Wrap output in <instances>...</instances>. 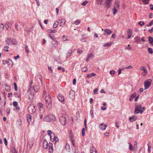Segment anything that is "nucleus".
<instances>
[{
  "label": "nucleus",
  "instance_id": "obj_16",
  "mask_svg": "<svg viewBox=\"0 0 153 153\" xmlns=\"http://www.w3.org/2000/svg\"><path fill=\"white\" fill-rule=\"evenodd\" d=\"M105 3L106 4L105 7L107 9L110 8L112 4L111 1H109V0H106Z\"/></svg>",
  "mask_w": 153,
  "mask_h": 153
},
{
  "label": "nucleus",
  "instance_id": "obj_6",
  "mask_svg": "<svg viewBox=\"0 0 153 153\" xmlns=\"http://www.w3.org/2000/svg\"><path fill=\"white\" fill-rule=\"evenodd\" d=\"M152 80L151 79H148L144 83V89L146 90L148 89L150 86Z\"/></svg>",
  "mask_w": 153,
  "mask_h": 153
},
{
  "label": "nucleus",
  "instance_id": "obj_53",
  "mask_svg": "<svg viewBox=\"0 0 153 153\" xmlns=\"http://www.w3.org/2000/svg\"><path fill=\"white\" fill-rule=\"evenodd\" d=\"M90 113L91 114V116L92 118H93L94 117V115L93 114V111L92 110H91L90 111Z\"/></svg>",
  "mask_w": 153,
  "mask_h": 153
},
{
  "label": "nucleus",
  "instance_id": "obj_28",
  "mask_svg": "<svg viewBox=\"0 0 153 153\" xmlns=\"http://www.w3.org/2000/svg\"><path fill=\"white\" fill-rule=\"evenodd\" d=\"M96 75V74H95L94 73H91L89 74H88L87 75L86 77L88 78H90L92 76H94Z\"/></svg>",
  "mask_w": 153,
  "mask_h": 153
},
{
  "label": "nucleus",
  "instance_id": "obj_59",
  "mask_svg": "<svg viewBox=\"0 0 153 153\" xmlns=\"http://www.w3.org/2000/svg\"><path fill=\"white\" fill-rule=\"evenodd\" d=\"M136 92L132 94L131 95V96L133 97H136Z\"/></svg>",
  "mask_w": 153,
  "mask_h": 153
},
{
  "label": "nucleus",
  "instance_id": "obj_31",
  "mask_svg": "<svg viewBox=\"0 0 153 153\" xmlns=\"http://www.w3.org/2000/svg\"><path fill=\"white\" fill-rule=\"evenodd\" d=\"M112 44V43H111V42H108V43H107L105 44H104L103 45V46H104V47H108V46H111Z\"/></svg>",
  "mask_w": 153,
  "mask_h": 153
},
{
  "label": "nucleus",
  "instance_id": "obj_64",
  "mask_svg": "<svg viewBox=\"0 0 153 153\" xmlns=\"http://www.w3.org/2000/svg\"><path fill=\"white\" fill-rule=\"evenodd\" d=\"M149 32L150 33H152L153 32V27H152V28L148 30Z\"/></svg>",
  "mask_w": 153,
  "mask_h": 153
},
{
  "label": "nucleus",
  "instance_id": "obj_37",
  "mask_svg": "<svg viewBox=\"0 0 153 153\" xmlns=\"http://www.w3.org/2000/svg\"><path fill=\"white\" fill-rule=\"evenodd\" d=\"M138 24L139 25H140L141 27H142L143 25H145L144 22L142 21L139 22H138Z\"/></svg>",
  "mask_w": 153,
  "mask_h": 153
},
{
  "label": "nucleus",
  "instance_id": "obj_46",
  "mask_svg": "<svg viewBox=\"0 0 153 153\" xmlns=\"http://www.w3.org/2000/svg\"><path fill=\"white\" fill-rule=\"evenodd\" d=\"M88 1H84V2H83L82 4L84 6H85L86 5V4H87L88 3Z\"/></svg>",
  "mask_w": 153,
  "mask_h": 153
},
{
  "label": "nucleus",
  "instance_id": "obj_38",
  "mask_svg": "<svg viewBox=\"0 0 153 153\" xmlns=\"http://www.w3.org/2000/svg\"><path fill=\"white\" fill-rule=\"evenodd\" d=\"M128 34L132 35V31L131 29H128L127 31Z\"/></svg>",
  "mask_w": 153,
  "mask_h": 153
},
{
  "label": "nucleus",
  "instance_id": "obj_44",
  "mask_svg": "<svg viewBox=\"0 0 153 153\" xmlns=\"http://www.w3.org/2000/svg\"><path fill=\"white\" fill-rule=\"evenodd\" d=\"M9 47L8 46H5L4 47V49L5 50V51L8 52L9 50L7 49L8 48H9Z\"/></svg>",
  "mask_w": 153,
  "mask_h": 153
},
{
  "label": "nucleus",
  "instance_id": "obj_39",
  "mask_svg": "<svg viewBox=\"0 0 153 153\" xmlns=\"http://www.w3.org/2000/svg\"><path fill=\"white\" fill-rule=\"evenodd\" d=\"M113 15H115L116 14V12H117V10L116 9L115 7H114L113 9Z\"/></svg>",
  "mask_w": 153,
  "mask_h": 153
},
{
  "label": "nucleus",
  "instance_id": "obj_3",
  "mask_svg": "<svg viewBox=\"0 0 153 153\" xmlns=\"http://www.w3.org/2000/svg\"><path fill=\"white\" fill-rule=\"evenodd\" d=\"M3 64L9 67H12L13 65V62L10 59H9L8 60H3Z\"/></svg>",
  "mask_w": 153,
  "mask_h": 153
},
{
  "label": "nucleus",
  "instance_id": "obj_10",
  "mask_svg": "<svg viewBox=\"0 0 153 153\" xmlns=\"http://www.w3.org/2000/svg\"><path fill=\"white\" fill-rule=\"evenodd\" d=\"M34 93L32 92L30 93L29 96L28 100L30 101V103H32L34 98Z\"/></svg>",
  "mask_w": 153,
  "mask_h": 153
},
{
  "label": "nucleus",
  "instance_id": "obj_25",
  "mask_svg": "<svg viewBox=\"0 0 153 153\" xmlns=\"http://www.w3.org/2000/svg\"><path fill=\"white\" fill-rule=\"evenodd\" d=\"M104 31L108 35H110L112 33V31L109 29H105Z\"/></svg>",
  "mask_w": 153,
  "mask_h": 153
},
{
  "label": "nucleus",
  "instance_id": "obj_52",
  "mask_svg": "<svg viewBox=\"0 0 153 153\" xmlns=\"http://www.w3.org/2000/svg\"><path fill=\"white\" fill-rule=\"evenodd\" d=\"M10 109L9 108H7L6 109V111L7 114H9L10 113Z\"/></svg>",
  "mask_w": 153,
  "mask_h": 153
},
{
  "label": "nucleus",
  "instance_id": "obj_23",
  "mask_svg": "<svg viewBox=\"0 0 153 153\" xmlns=\"http://www.w3.org/2000/svg\"><path fill=\"white\" fill-rule=\"evenodd\" d=\"M134 40L136 42L138 43L140 41V38L139 36H136L134 38Z\"/></svg>",
  "mask_w": 153,
  "mask_h": 153
},
{
  "label": "nucleus",
  "instance_id": "obj_19",
  "mask_svg": "<svg viewBox=\"0 0 153 153\" xmlns=\"http://www.w3.org/2000/svg\"><path fill=\"white\" fill-rule=\"evenodd\" d=\"M106 126V125H105L104 123H102L100 125L99 127L102 130H104L105 129Z\"/></svg>",
  "mask_w": 153,
  "mask_h": 153
},
{
  "label": "nucleus",
  "instance_id": "obj_7",
  "mask_svg": "<svg viewBox=\"0 0 153 153\" xmlns=\"http://www.w3.org/2000/svg\"><path fill=\"white\" fill-rule=\"evenodd\" d=\"M51 141L53 142L54 141H55V142H58L59 141L58 138L56 137L54 133H53L52 135L51 136Z\"/></svg>",
  "mask_w": 153,
  "mask_h": 153
},
{
  "label": "nucleus",
  "instance_id": "obj_62",
  "mask_svg": "<svg viewBox=\"0 0 153 153\" xmlns=\"http://www.w3.org/2000/svg\"><path fill=\"white\" fill-rule=\"evenodd\" d=\"M18 24H17V23H16V24H15V29H16V30H17V31H18L19 29H18Z\"/></svg>",
  "mask_w": 153,
  "mask_h": 153
},
{
  "label": "nucleus",
  "instance_id": "obj_33",
  "mask_svg": "<svg viewBox=\"0 0 153 153\" xmlns=\"http://www.w3.org/2000/svg\"><path fill=\"white\" fill-rule=\"evenodd\" d=\"M10 87L7 85H6L5 90L9 92L10 91Z\"/></svg>",
  "mask_w": 153,
  "mask_h": 153
},
{
  "label": "nucleus",
  "instance_id": "obj_58",
  "mask_svg": "<svg viewBox=\"0 0 153 153\" xmlns=\"http://www.w3.org/2000/svg\"><path fill=\"white\" fill-rule=\"evenodd\" d=\"M148 151L149 153L150 152V149L151 148V146L148 144Z\"/></svg>",
  "mask_w": 153,
  "mask_h": 153
},
{
  "label": "nucleus",
  "instance_id": "obj_45",
  "mask_svg": "<svg viewBox=\"0 0 153 153\" xmlns=\"http://www.w3.org/2000/svg\"><path fill=\"white\" fill-rule=\"evenodd\" d=\"M53 133H52L51 131L50 130H48V135L50 136V137H51V136L52 135V134Z\"/></svg>",
  "mask_w": 153,
  "mask_h": 153
},
{
  "label": "nucleus",
  "instance_id": "obj_60",
  "mask_svg": "<svg viewBox=\"0 0 153 153\" xmlns=\"http://www.w3.org/2000/svg\"><path fill=\"white\" fill-rule=\"evenodd\" d=\"M98 89L97 88H95L93 92L94 94H97V92L98 91Z\"/></svg>",
  "mask_w": 153,
  "mask_h": 153
},
{
  "label": "nucleus",
  "instance_id": "obj_42",
  "mask_svg": "<svg viewBox=\"0 0 153 153\" xmlns=\"http://www.w3.org/2000/svg\"><path fill=\"white\" fill-rule=\"evenodd\" d=\"M129 149L131 151H132L133 150V146L131 145V144L130 143H129Z\"/></svg>",
  "mask_w": 153,
  "mask_h": 153
},
{
  "label": "nucleus",
  "instance_id": "obj_57",
  "mask_svg": "<svg viewBox=\"0 0 153 153\" xmlns=\"http://www.w3.org/2000/svg\"><path fill=\"white\" fill-rule=\"evenodd\" d=\"M25 49L27 53H28L29 52V49H28V47L27 45H26L25 47Z\"/></svg>",
  "mask_w": 153,
  "mask_h": 153
},
{
  "label": "nucleus",
  "instance_id": "obj_51",
  "mask_svg": "<svg viewBox=\"0 0 153 153\" xmlns=\"http://www.w3.org/2000/svg\"><path fill=\"white\" fill-rule=\"evenodd\" d=\"M49 36L53 40H54L55 39V37L54 36H52L50 34H49Z\"/></svg>",
  "mask_w": 153,
  "mask_h": 153
},
{
  "label": "nucleus",
  "instance_id": "obj_63",
  "mask_svg": "<svg viewBox=\"0 0 153 153\" xmlns=\"http://www.w3.org/2000/svg\"><path fill=\"white\" fill-rule=\"evenodd\" d=\"M4 143L5 144V145L7 146V139L6 138H4Z\"/></svg>",
  "mask_w": 153,
  "mask_h": 153
},
{
  "label": "nucleus",
  "instance_id": "obj_12",
  "mask_svg": "<svg viewBox=\"0 0 153 153\" xmlns=\"http://www.w3.org/2000/svg\"><path fill=\"white\" fill-rule=\"evenodd\" d=\"M137 119V117L136 116L132 115L129 118V120L130 122H133L136 120Z\"/></svg>",
  "mask_w": 153,
  "mask_h": 153
},
{
  "label": "nucleus",
  "instance_id": "obj_1",
  "mask_svg": "<svg viewBox=\"0 0 153 153\" xmlns=\"http://www.w3.org/2000/svg\"><path fill=\"white\" fill-rule=\"evenodd\" d=\"M45 105L47 108L50 110L52 108L51 97L50 95L45 97Z\"/></svg>",
  "mask_w": 153,
  "mask_h": 153
},
{
  "label": "nucleus",
  "instance_id": "obj_22",
  "mask_svg": "<svg viewBox=\"0 0 153 153\" xmlns=\"http://www.w3.org/2000/svg\"><path fill=\"white\" fill-rule=\"evenodd\" d=\"M59 23L60 24V25L62 26H63L65 25V20L63 19H60L59 21Z\"/></svg>",
  "mask_w": 153,
  "mask_h": 153
},
{
  "label": "nucleus",
  "instance_id": "obj_20",
  "mask_svg": "<svg viewBox=\"0 0 153 153\" xmlns=\"http://www.w3.org/2000/svg\"><path fill=\"white\" fill-rule=\"evenodd\" d=\"M43 145L44 148L45 149H46L48 148V143L46 140H44L43 143Z\"/></svg>",
  "mask_w": 153,
  "mask_h": 153
},
{
  "label": "nucleus",
  "instance_id": "obj_50",
  "mask_svg": "<svg viewBox=\"0 0 153 153\" xmlns=\"http://www.w3.org/2000/svg\"><path fill=\"white\" fill-rule=\"evenodd\" d=\"M13 105L14 106L16 107L18 105V103L16 101H14L13 102Z\"/></svg>",
  "mask_w": 153,
  "mask_h": 153
},
{
  "label": "nucleus",
  "instance_id": "obj_11",
  "mask_svg": "<svg viewBox=\"0 0 153 153\" xmlns=\"http://www.w3.org/2000/svg\"><path fill=\"white\" fill-rule=\"evenodd\" d=\"M94 57V56L92 53H91L88 55L87 58L86 59V61L88 62Z\"/></svg>",
  "mask_w": 153,
  "mask_h": 153
},
{
  "label": "nucleus",
  "instance_id": "obj_17",
  "mask_svg": "<svg viewBox=\"0 0 153 153\" xmlns=\"http://www.w3.org/2000/svg\"><path fill=\"white\" fill-rule=\"evenodd\" d=\"M33 143L34 141L33 140H29L27 143V146L30 148H31L33 146Z\"/></svg>",
  "mask_w": 153,
  "mask_h": 153
},
{
  "label": "nucleus",
  "instance_id": "obj_2",
  "mask_svg": "<svg viewBox=\"0 0 153 153\" xmlns=\"http://www.w3.org/2000/svg\"><path fill=\"white\" fill-rule=\"evenodd\" d=\"M56 117L53 115L49 114L44 118V120L47 122L53 121L55 120Z\"/></svg>",
  "mask_w": 153,
  "mask_h": 153
},
{
  "label": "nucleus",
  "instance_id": "obj_56",
  "mask_svg": "<svg viewBox=\"0 0 153 153\" xmlns=\"http://www.w3.org/2000/svg\"><path fill=\"white\" fill-rule=\"evenodd\" d=\"M38 105L39 107L40 108H43V105L42 103H39L38 104Z\"/></svg>",
  "mask_w": 153,
  "mask_h": 153
},
{
  "label": "nucleus",
  "instance_id": "obj_14",
  "mask_svg": "<svg viewBox=\"0 0 153 153\" xmlns=\"http://www.w3.org/2000/svg\"><path fill=\"white\" fill-rule=\"evenodd\" d=\"M69 96L71 99H74L75 97V92L74 91L71 90L70 91Z\"/></svg>",
  "mask_w": 153,
  "mask_h": 153
},
{
  "label": "nucleus",
  "instance_id": "obj_32",
  "mask_svg": "<svg viewBox=\"0 0 153 153\" xmlns=\"http://www.w3.org/2000/svg\"><path fill=\"white\" fill-rule=\"evenodd\" d=\"M4 25L2 23L0 24V30L2 31L4 29Z\"/></svg>",
  "mask_w": 153,
  "mask_h": 153
},
{
  "label": "nucleus",
  "instance_id": "obj_55",
  "mask_svg": "<svg viewBox=\"0 0 153 153\" xmlns=\"http://www.w3.org/2000/svg\"><path fill=\"white\" fill-rule=\"evenodd\" d=\"M17 43V42L14 39L13 41L12 42L11 44L13 45H16Z\"/></svg>",
  "mask_w": 153,
  "mask_h": 153
},
{
  "label": "nucleus",
  "instance_id": "obj_13",
  "mask_svg": "<svg viewBox=\"0 0 153 153\" xmlns=\"http://www.w3.org/2000/svg\"><path fill=\"white\" fill-rule=\"evenodd\" d=\"M140 69L141 70L143 71L142 73V75L144 76H146L148 72L146 68H140Z\"/></svg>",
  "mask_w": 153,
  "mask_h": 153
},
{
  "label": "nucleus",
  "instance_id": "obj_47",
  "mask_svg": "<svg viewBox=\"0 0 153 153\" xmlns=\"http://www.w3.org/2000/svg\"><path fill=\"white\" fill-rule=\"evenodd\" d=\"M82 134L83 136H84L85 134V128H83L82 130Z\"/></svg>",
  "mask_w": 153,
  "mask_h": 153
},
{
  "label": "nucleus",
  "instance_id": "obj_41",
  "mask_svg": "<svg viewBox=\"0 0 153 153\" xmlns=\"http://www.w3.org/2000/svg\"><path fill=\"white\" fill-rule=\"evenodd\" d=\"M80 23V21L79 19H77L74 22V24L76 25H78Z\"/></svg>",
  "mask_w": 153,
  "mask_h": 153
},
{
  "label": "nucleus",
  "instance_id": "obj_34",
  "mask_svg": "<svg viewBox=\"0 0 153 153\" xmlns=\"http://www.w3.org/2000/svg\"><path fill=\"white\" fill-rule=\"evenodd\" d=\"M15 97H17L18 98H19L20 100H21V97L20 94H18V93L17 92H16L15 93Z\"/></svg>",
  "mask_w": 153,
  "mask_h": 153
},
{
  "label": "nucleus",
  "instance_id": "obj_48",
  "mask_svg": "<svg viewBox=\"0 0 153 153\" xmlns=\"http://www.w3.org/2000/svg\"><path fill=\"white\" fill-rule=\"evenodd\" d=\"M81 70L82 71L85 72L87 71V68H82Z\"/></svg>",
  "mask_w": 153,
  "mask_h": 153
},
{
  "label": "nucleus",
  "instance_id": "obj_9",
  "mask_svg": "<svg viewBox=\"0 0 153 153\" xmlns=\"http://www.w3.org/2000/svg\"><path fill=\"white\" fill-rule=\"evenodd\" d=\"M49 150V152L50 153H52L53 152V144L51 143H49L48 145V148Z\"/></svg>",
  "mask_w": 153,
  "mask_h": 153
},
{
  "label": "nucleus",
  "instance_id": "obj_36",
  "mask_svg": "<svg viewBox=\"0 0 153 153\" xmlns=\"http://www.w3.org/2000/svg\"><path fill=\"white\" fill-rule=\"evenodd\" d=\"M153 24V20H152L150 21V22L149 23L148 25H146L147 27H150Z\"/></svg>",
  "mask_w": 153,
  "mask_h": 153
},
{
  "label": "nucleus",
  "instance_id": "obj_4",
  "mask_svg": "<svg viewBox=\"0 0 153 153\" xmlns=\"http://www.w3.org/2000/svg\"><path fill=\"white\" fill-rule=\"evenodd\" d=\"M28 112L31 114H33L36 111L35 106L33 105H30L28 108Z\"/></svg>",
  "mask_w": 153,
  "mask_h": 153
},
{
  "label": "nucleus",
  "instance_id": "obj_24",
  "mask_svg": "<svg viewBox=\"0 0 153 153\" xmlns=\"http://www.w3.org/2000/svg\"><path fill=\"white\" fill-rule=\"evenodd\" d=\"M31 116L30 114L27 115V120L28 123H30L31 121Z\"/></svg>",
  "mask_w": 153,
  "mask_h": 153
},
{
  "label": "nucleus",
  "instance_id": "obj_54",
  "mask_svg": "<svg viewBox=\"0 0 153 153\" xmlns=\"http://www.w3.org/2000/svg\"><path fill=\"white\" fill-rule=\"evenodd\" d=\"M95 149V148L94 147H93V146H91L90 148V152H91L94 151V150L93 149Z\"/></svg>",
  "mask_w": 153,
  "mask_h": 153
},
{
  "label": "nucleus",
  "instance_id": "obj_27",
  "mask_svg": "<svg viewBox=\"0 0 153 153\" xmlns=\"http://www.w3.org/2000/svg\"><path fill=\"white\" fill-rule=\"evenodd\" d=\"M72 53V51L71 50H69L68 51L67 53V58H68L69 57L71 56V53Z\"/></svg>",
  "mask_w": 153,
  "mask_h": 153
},
{
  "label": "nucleus",
  "instance_id": "obj_35",
  "mask_svg": "<svg viewBox=\"0 0 153 153\" xmlns=\"http://www.w3.org/2000/svg\"><path fill=\"white\" fill-rule=\"evenodd\" d=\"M70 139L71 141V142L74 141V140L73 136L72 134H70L69 136Z\"/></svg>",
  "mask_w": 153,
  "mask_h": 153
},
{
  "label": "nucleus",
  "instance_id": "obj_18",
  "mask_svg": "<svg viewBox=\"0 0 153 153\" xmlns=\"http://www.w3.org/2000/svg\"><path fill=\"white\" fill-rule=\"evenodd\" d=\"M13 40L14 39H13L8 38L5 41L8 45H9L10 44H11L12 42L13 41Z\"/></svg>",
  "mask_w": 153,
  "mask_h": 153
},
{
  "label": "nucleus",
  "instance_id": "obj_15",
  "mask_svg": "<svg viewBox=\"0 0 153 153\" xmlns=\"http://www.w3.org/2000/svg\"><path fill=\"white\" fill-rule=\"evenodd\" d=\"M57 97L59 101L62 102H64L65 100L64 97L61 94H58Z\"/></svg>",
  "mask_w": 153,
  "mask_h": 153
},
{
  "label": "nucleus",
  "instance_id": "obj_43",
  "mask_svg": "<svg viewBox=\"0 0 153 153\" xmlns=\"http://www.w3.org/2000/svg\"><path fill=\"white\" fill-rule=\"evenodd\" d=\"M6 28L7 29V30H9V28H10V25L7 22L6 24L5 25Z\"/></svg>",
  "mask_w": 153,
  "mask_h": 153
},
{
  "label": "nucleus",
  "instance_id": "obj_30",
  "mask_svg": "<svg viewBox=\"0 0 153 153\" xmlns=\"http://www.w3.org/2000/svg\"><path fill=\"white\" fill-rule=\"evenodd\" d=\"M58 22L57 21H56L53 25V27L54 28H56L58 26Z\"/></svg>",
  "mask_w": 153,
  "mask_h": 153
},
{
  "label": "nucleus",
  "instance_id": "obj_49",
  "mask_svg": "<svg viewBox=\"0 0 153 153\" xmlns=\"http://www.w3.org/2000/svg\"><path fill=\"white\" fill-rule=\"evenodd\" d=\"M13 85H14V86L15 90L16 91H17V85L16 83L15 82H14L13 83Z\"/></svg>",
  "mask_w": 153,
  "mask_h": 153
},
{
  "label": "nucleus",
  "instance_id": "obj_21",
  "mask_svg": "<svg viewBox=\"0 0 153 153\" xmlns=\"http://www.w3.org/2000/svg\"><path fill=\"white\" fill-rule=\"evenodd\" d=\"M148 39L149 43L151 44L153 46V38L149 36Z\"/></svg>",
  "mask_w": 153,
  "mask_h": 153
},
{
  "label": "nucleus",
  "instance_id": "obj_26",
  "mask_svg": "<svg viewBox=\"0 0 153 153\" xmlns=\"http://www.w3.org/2000/svg\"><path fill=\"white\" fill-rule=\"evenodd\" d=\"M52 44L54 47H56L58 45V42L57 41L54 40L52 42Z\"/></svg>",
  "mask_w": 153,
  "mask_h": 153
},
{
  "label": "nucleus",
  "instance_id": "obj_61",
  "mask_svg": "<svg viewBox=\"0 0 153 153\" xmlns=\"http://www.w3.org/2000/svg\"><path fill=\"white\" fill-rule=\"evenodd\" d=\"M110 73L111 74H114L115 73V71L114 70L111 71Z\"/></svg>",
  "mask_w": 153,
  "mask_h": 153
},
{
  "label": "nucleus",
  "instance_id": "obj_40",
  "mask_svg": "<svg viewBox=\"0 0 153 153\" xmlns=\"http://www.w3.org/2000/svg\"><path fill=\"white\" fill-rule=\"evenodd\" d=\"M148 51L149 53L150 54H152L153 53V51L152 49L150 48H148Z\"/></svg>",
  "mask_w": 153,
  "mask_h": 153
},
{
  "label": "nucleus",
  "instance_id": "obj_5",
  "mask_svg": "<svg viewBox=\"0 0 153 153\" xmlns=\"http://www.w3.org/2000/svg\"><path fill=\"white\" fill-rule=\"evenodd\" d=\"M141 108V105L140 104H139L136 105L135 104V110L134 111V113L135 114H137L139 113L140 112V110Z\"/></svg>",
  "mask_w": 153,
  "mask_h": 153
},
{
  "label": "nucleus",
  "instance_id": "obj_29",
  "mask_svg": "<svg viewBox=\"0 0 153 153\" xmlns=\"http://www.w3.org/2000/svg\"><path fill=\"white\" fill-rule=\"evenodd\" d=\"M65 148L67 150L68 152H69L70 151V145L68 144H66Z\"/></svg>",
  "mask_w": 153,
  "mask_h": 153
},
{
  "label": "nucleus",
  "instance_id": "obj_8",
  "mask_svg": "<svg viewBox=\"0 0 153 153\" xmlns=\"http://www.w3.org/2000/svg\"><path fill=\"white\" fill-rule=\"evenodd\" d=\"M59 120L61 123L65 125L66 123V118L65 116H62L59 118Z\"/></svg>",
  "mask_w": 153,
  "mask_h": 153
}]
</instances>
